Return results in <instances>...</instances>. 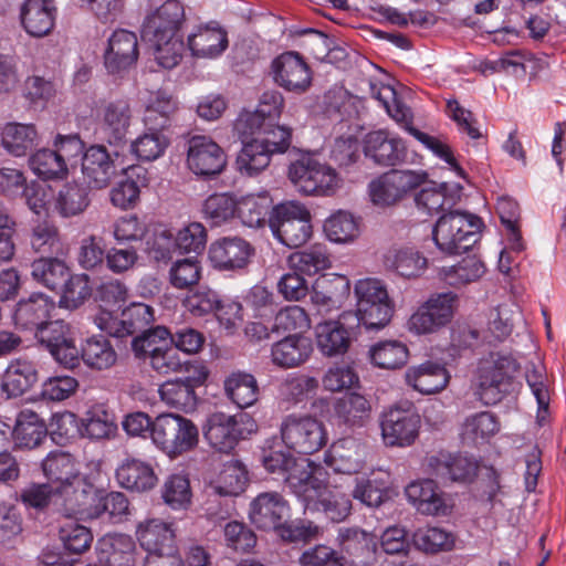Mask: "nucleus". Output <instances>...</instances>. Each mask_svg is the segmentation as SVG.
Returning <instances> with one entry per match:
<instances>
[{
    "label": "nucleus",
    "instance_id": "338daca9",
    "mask_svg": "<svg viewBox=\"0 0 566 566\" xmlns=\"http://www.w3.org/2000/svg\"><path fill=\"white\" fill-rule=\"evenodd\" d=\"M335 409L337 416L349 426H361L370 413L368 400L356 392L342 397Z\"/></svg>",
    "mask_w": 566,
    "mask_h": 566
},
{
    "label": "nucleus",
    "instance_id": "79ce46f5",
    "mask_svg": "<svg viewBox=\"0 0 566 566\" xmlns=\"http://www.w3.org/2000/svg\"><path fill=\"white\" fill-rule=\"evenodd\" d=\"M15 447L33 449L46 438V424L39 415L30 409L21 410L11 431Z\"/></svg>",
    "mask_w": 566,
    "mask_h": 566
},
{
    "label": "nucleus",
    "instance_id": "a19ab883",
    "mask_svg": "<svg viewBox=\"0 0 566 566\" xmlns=\"http://www.w3.org/2000/svg\"><path fill=\"white\" fill-rule=\"evenodd\" d=\"M405 377L409 386L424 395L436 394L444 389L450 378L442 365L432 361L410 367Z\"/></svg>",
    "mask_w": 566,
    "mask_h": 566
},
{
    "label": "nucleus",
    "instance_id": "09e8293b",
    "mask_svg": "<svg viewBox=\"0 0 566 566\" xmlns=\"http://www.w3.org/2000/svg\"><path fill=\"white\" fill-rule=\"evenodd\" d=\"M388 474L373 471L367 476L356 479L353 497L369 507H378L387 497Z\"/></svg>",
    "mask_w": 566,
    "mask_h": 566
},
{
    "label": "nucleus",
    "instance_id": "a211bd4d",
    "mask_svg": "<svg viewBox=\"0 0 566 566\" xmlns=\"http://www.w3.org/2000/svg\"><path fill=\"white\" fill-rule=\"evenodd\" d=\"M350 282L345 275L324 274L312 286L311 303L318 314L326 315L339 310L347 301Z\"/></svg>",
    "mask_w": 566,
    "mask_h": 566
},
{
    "label": "nucleus",
    "instance_id": "052dcab7",
    "mask_svg": "<svg viewBox=\"0 0 566 566\" xmlns=\"http://www.w3.org/2000/svg\"><path fill=\"white\" fill-rule=\"evenodd\" d=\"M326 237L335 243H348L359 235L358 220L348 211L339 210L324 222Z\"/></svg>",
    "mask_w": 566,
    "mask_h": 566
},
{
    "label": "nucleus",
    "instance_id": "39448f33",
    "mask_svg": "<svg viewBox=\"0 0 566 566\" xmlns=\"http://www.w3.org/2000/svg\"><path fill=\"white\" fill-rule=\"evenodd\" d=\"M287 176L294 188L306 196L329 197L342 187V178L328 164L312 155H303L289 166Z\"/></svg>",
    "mask_w": 566,
    "mask_h": 566
},
{
    "label": "nucleus",
    "instance_id": "bf43d9fd",
    "mask_svg": "<svg viewBox=\"0 0 566 566\" xmlns=\"http://www.w3.org/2000/svg\"><path fill=\"white\" fill-rule=\"evenodd\" d=\"M248 483V471L239 461H230L223 465L218 480L212 483L216 493L223 496L241 494Z\"/></svg>",
    "mask_w": 566,
    "mask_h": 566
},
{
    "label": "nucleus",
    "instance_id": "e2e57ef3",
    "mask_svg": "<svg viewBox=\"0 0 566 566\" xmlns=\"http://www.w3.org/2000/svg\"><path fill=\"white\" fill-rule=\"evenodd\" d=\"M485 273L484 263L475 256H467L458 264L443 269L444 281L455 287L473 283Z\"/></svg>",
    "mask_w": 566,
    "mask_h": 566
},
{
    "label": "nucleus",
    "instance_id": "5701e85b",
    "mask_svg": "<svg viewBox=\"0 0 566 566\" xmlns=\"http://www.w3.org/2000/svg\"><path fill=\"white\" fill-rule=\"evenodd\" d=\"M98 563L86 566H142L144 557L136 552L132 538L124 534H108L97 542Z\"/></svg>",
    "mask_w": 566,
    "mask_h": 566
},
{
    "label": "nucleus",
    "instance_id": "c9c22d12",
    "mask_svg": "<svg viewBox=\"0 0 566 566\" xmlns=\"http://www.w3.org/2000/svg\"><path fill=\"white\" fill-rule=\"evenodd\" d=\"M428 467L431 473L443 482H469L478 469L476 463L467 457L442 452L430 457Z\"/></svg>",
    "mask_w": 566,
    "mask_h": 566
},
{
    "label": "nucleus",
    "instance_id": "f704fd0d",
    "mask_svg": "<svg viewBox=\"0 0 566 566\" xmlns=\"http://www.w3.org/2000/svg\"><path fill=\"white\" fill-rule=\"evenodd\" d=\"M39 380V373L33 361L12 359L1 377V391L7 398H18L29 391Z\"/></svg>",
    "mask_w": 566,
    "mask_h": 566
},
{
    "label": "nucleus",
    "instance_id": "7ed1b4c3",
    "mask_svg": "<svg viewBox=\"0 0 566 566\" xmlns=\"http://www.w3.org/2000/svg\"><path fill=\"white\" fill-rule=\"evenodd\" d=\"M369 91L373 98L381 103L386 112L398 123H405L406 129L424 147L436 156L449 164L459 175L463 174L462 168L457 164L450 147L440 138L423 133L409 125L412 114L397 96V92L390 85L369 82Z\"/></svg>",
    "mask_w": 566,
    "mask_h": 566
},
{
    "label": "nucleus",
    "instance_id": "e433bc0d",
    "mask_svg": "<svg viewBox=\"0 0 566 566\" xmlns=\"http://www.w3.org/2000/svg\"><path fill=\"white\" fill-rule=\"evenodd\" d=\"M187 44L192 56L214 59L228 48V34L218 25L198 27L188 35Z\"/></svg>",
    "mask_w": 566,
    "mask_h": 566
},
{
    "label": "nucleus",
    "instance_id": "c85d7f7f",
    "mask_svg": "<svg viewBox=\"0 0 566 566\" xmlns=\"http://www.w3.org/2000/svg\"><path fill=\"white\" fill-rule=\"evenodd\" d=\"M262 462L268 472L283 476L295 495L296 489L293 482L305 484L313 474L307 459L297 460L290 453L283 451H270L264 453Z\"/></svg>",
    "mask_w": 566,
    "mask_h": 566
},
{
    "label": "nucleus",
    "instance_id": "774afa93",
    "mask_svg": "<svg viewBox=\"0 0 566 566\" xmlns=\"http://www.w3.org/2000/svg\"><path fill=\"white\" fill-rule=\"evenodd\" d=\"M31 170L43 179H59L66 176L64 161L52 149H40L29 159Z\"/></svg>",
    "mask_w": 566,
    "mask_h": 566
},
{
    "label": "nucleus",
    "instance_id": "a878e982",
    "mask_svg": "<svg viewBox=\"0 0 566 566\" xmlns=\"http://www.w3.org/2000/svg\"><path fill=\"white\" fill-rule=\"evenodd\" d=\"M358 327L352 319H344V313L337 321H326L315 327L316 344L319 352L327 357L347 353L352 344V332Z\"/></svg>",
    "mask_w": 566,
    "mask_h": 566
},
{
    "label": "nucleus",
    "instance_id": "603ef678",
    "mask_svg": "<svg viewBox=\"0 0 566 566\" xmlns=\"http://www.w3.org/2000/svg\"><path fill=\"white\" fill-rule=\"evenodd\" d=\"M271 156L272 154L265 148V145L261 143V139L254 137L250 142H243L235 165L241 174L254 176L270 165Z\"/></svg>",
    "mask_w": 566,
    "mask_h": 566
},
{
    "label": "nucleus",
    "instance_id": "2eb2a0df",
    "mask_svg": "<svg viewBox=\"0 0 566 566\" xmlns=\"http://www.w3.org/2000/svg\"><path fill=\"white\" fill-rule=\"evenodd\" d=\"M380 427L387 446H410L418 437L420 416L410 402L397 405L381 415Z\"/></svg>",
    "mask_w": 566,
    "mask_h": 566
},
{
    "label": "nucleus",
    "instance_id": "72a5a7b5",
    "mask_svg": "<svg viewBox=\"0 0 566 566\" xmlns=\"http://www.w3.org/2000/svg\"><path fill=\"white\" fill-rule=\"evenodd\" d=\"M101 116V132L104 139L111 145L124 143L133 119L128 102L120 99L107 103Z\"/></svg>",
    "mask_w": 566,
    "mask_h": 566
},
{
    "label": "nucleus",
    "instance_id": "3c124183",
    "mask_svg": "<svg viewBox=\"0 0 566 566\" xmlns=\"http://www.w3.org/2000/svg\"><path fill=\"white\" fill-rule=\"evenodd\" d=\"M88 203L85 188L76 184H66L54 197L53 211L61 218H72L83 213Z\"/></svg>",
    "mask_w": 566,
    "mask_h": 566
},
{
    "label": "nucleus",
    "instance_id": "de8ad7c7",
    "mask_svg": "<svg viewBox=\"0 0 566 566\" xmlns=\"http://www.w3.org/2000/svg\"><path fill=\"white\" fill-rule=\"evenodd\" d=\"M29 244L33 252L42 255H57L63 251L60 230L49 220H40L32 226Z\"/></svg>",
    "mask_w": 566,
    "mask_h": 566
},
{
    "label": "nucleus",
    "instance_id": "49530a36",
    "mask_svg": "<svg viewBox=\"0 0 566 566\" xmlns=\"http://www.w3.org/2000/svg\"><path fill=\"white\" fill-rule=\"evenodd\" d=\"M500 430L497 418L489 411H481L469 416L462 426L461 437L469 444L488 442Z\"/></svg>",
    "mask_w": 566,
    "mask_h": 566
},
{
    "label": "nucleus",
    "instance_id": "393cba45",
    "mask_svg": "<svg viewBox=\"0 0 566 566\" xmlns=\"http://www.w3.org/2000/svg\"><path fill=\"white\" fill-rule=\"evenodd\" d=\"M289 511V504L280 493L263 492L251 501L249 518L258 528L280 532Z\"/></svg>",
    "mask_w": 566,
    "mask_h": 566
},
{
    "label": "nucleus",
    "instance_id": "c756f323",
    "mask_svg": "<svg viewBox=\"0 0 566 566\" xmlns=\"http://www.w3.org/2000/svg\"><path fill=\"white\" fill-rule=\"evenodd\" d=\"M140 546L151 556L169 555L175 551V531L172 524L159 518L140 522L136 531Z\"/></svg>",
    "mask_w": 566,
    "mask_h": 566
},
{
    "label": "nucleus",
    "instance_id": "dca6fc26",
    "mask_svg": "<svg viewBox=\"0 0 566 566\" xmlns=\"http://www.w3.org/2000/svg\"><path fill=\"white\" fill-rule=\"evenodd\" d=\"M34 335L59 364L70 369L78 366L80 352L75 346L71 326L63 319H48Z\"/></svg>",
    "mask_w": 566,
    "mask_h": 566
},
{
    "label": "nucleus",
    "instance_id": "6ab92c4d",
    "mask_svg": "<svg viewBox=\"0 0 566 566\" xmlns=\"http://www.w3.org/2000/svg\"><path fill=\"white\" fill-rule=\"evenodd\" d=\"M366 457L367 446L357 438L346 437L329 447L324 462L335 473L350 475L364 469Z\"/></svg>",
    "mask_w": 566,
    "mask_h": 566
},
{
    "label": "nucleus",
    "instance_id": "ea45409f",
    "mask_svg": "<svg viewBox=\"0 0 566 566\" xmlns=\"http://www.w3.org/2000/svg\"><path fill=\"white\" fill-rule=\"evenodd\" d=\"M115 476L120 486L136 492H145L157 483L153 467L136 458H126L116 469Z\"/></svg>",
    "mask_w": 566,
    "mask_h": 566
},
{
    "label": "nucleus",
    "instance_id": "f3484780",
    "mask_svg": "<svg viewBox=\"0 0 566 566\" xmlns=\"http://www.w3.org/2000/svg\"><path fill=\"white\" fill-rule=\"evenodd\" d=\"M249 423V432L255 431L256 426L248 415L230 416L224 412L210 415L205 428V438L212 448L228 453L234 449L239 440L243 438V431L238 427L239 422Z\"/></svg>",
    "mask_w": 566,
    "mask_h": 566
},
{
    "label": "nucleus",
    "instance_id": "cd10ccee",
    "mask_svg": "<svg viewBox=\"0 0 566 566\" xmlns=\"http://www.w3.org/2000/svg\"><path fill=\"white\" fill-rule=\"evenodd\" d=\"M83 180L88 188L107 187L115 175V165L111 154L102 145L91 146L82 156Z\"/></svg>",
    "mask_w": 566,
    "mask_h": 566
},
{
    "label": "nucleus",
    "instance_id": "680f3d73",
    "mask_svg": "<svg viewBox=\"0 0 566 566\" xmlns=\"http://www.w3.org/2000/svg\"><path fill=\"white\" fill-rule=\"evenodd\" d=\"M114 416L103 406H94L82 419L81 432L91 439H105L116 431Z\"/></svg>",
    "mask_w": 566,
    "mask_h": 566
},
{
    "label": "nucleus",
    "instance_id": "9d476101",
    "mask_svg": "<svg viewBox=\"0 0 566 566\" xmlns=\"http://www.w3.org/2000/svg\"><path fill=\"white\" fill-rule=\"evenodd\" d=\"M280 432L285 447L302 454L321 450L327 441L324 424L311 416H286L281 422Z\"/></svg>",
    "mask_w": 566,
    "mask_h": 566
},
{
    "label": "nucleus",
    "instance_id": "423d86ee",
    "mask_svg": "<svg viewBox=\"0 0 566 566\" xmlns=\"http://www.w3.org/2000/svg\"><path fill=\"white\" fill-rule=\"evenodd\" d=\"M480 218L459 210L442 214L432 230L437 248L447 254L468 251L479 240Z\"/></svg>",
    "mask_w": 566,
    "mask_h": 566
},
{
    "label": "nucleus",
    "instance_id": "0eeeda50",
    "mask_svg": "<svg viewBox=\"0 0 566 566\" xmlns=\"http://www.w3.org/2000/svg\"><path fill=\"white\" fill-rule=\"evenodd\" d=\"M296 497L302 501L304 509L319 512L332 522L344 521L352 510L350 496L336 485H325L313 474L305 484L293 482Z\"/></svg>",
    "mask_w": 566,
    "mask_h": 566
},
{
    "label": "nucleus",
    "instance_id": "ddd939ff",
    "mask_svg": "<svg viewBox=\"0 0 566 566\" xmlns=\"http://www.w3.org/2000/svg\"><path fill=\"white\" fill-rule=\"evenodd\" d=\"M428 175L423 170L392 169L369 184L371 202L379 207H389L402 200L410 191L421 186Z\"/></svg>",
    "mask_w": 566,
    "mask_h": 566
},
{
    "label": "nucleus",
    "instance_id": "b1692460",
    "mask_svg": "<svg viewBox=\"0 0 566 566\" xmlns=\"http://www.w3.org/2000/svg\"><path fill=\"white\" fill-rule=\"evenodd\" d=\"M254 248L250 242L240 237H224L209 248V259L212 265L219 270H240L245 268L252 255Z\"/></svg>",
    "mask_w": 566,
    "mask_h": 566
},
{
    "label": "nucleus",
    "instance_id": "864d4df0",
    "mask_svg": "<svg viewBox=\"0 0 566 566\" xmlns=\"http://www.w3.org/2000/svg\"><path fill=\"white\" fill-rule=\"evenodd\" d=\"M287 265L292 271L308 275L316 274L331 266L329 253L325 245L314 244L308 249L290 254Z\"/></svg>",
    "mask_w": 566,
    "mask_h": 566
},
{
    "label": "nucleus",
    "instance_id": "58836bf2",
    "mask_svg": "<svg viewBox=\"0 0 566 566\" xmlns=\"http://www.w3.org/2000/svg\"><path fill=\"white\" fill-rule=\"evenodd\" d=\"M313 353L308 337L294 334L274 343L271 348L272 363L281 368H294L304 364Z\"/></svg>",
    "mask_w": 566,
    "mask_h": 566
},
{
    "label": "nucleus",
    "instance_id": "37998d69",
    "mask_svg": "<svg viewBox=\"0 0 566 566\" xmlns=\"http://www.w3.org/2000/svg\"><path fill=\"white\" fill-rule=\"evenodd\" d=\"M226 397L240 409L253 406L259 400L255 377L245 371H233L223 380Z\"/></svg>",
    "mask_w": 566,
    "mask_h": 566
},
{
    "label": "nucleus",
    "instance_id": "1a4fd4ad",
    "mask_svg": "<svg viewBox=\"0 0 566 566\" xmlns=\"http://www.w3.org/2000/svg\"><path fill=\"white\" fill-rule=\"evenodd\" d=\"M274 237L289 248H298L312 235L311 213L298 201L274 206L268 219Z\"/></svg>",
    "mask_w": 566,
    "mask_h": 566
},
{
    "label": "nucleus",
    "instance_id": "4be33fe9",
    "mask_svg": "<svg viewBox=\"0 0 566 566\" xmlns=\"http://www.w3.org/2000/svg\"><path fill=\"white\" fill-rule=\"evenodd\" d=\"M185 20V10L177 0H169L146 17L142 38L144 40L171 39L179 35V30Z\"/></svg>",
    "mask_w": 566,
    "mask_h": 566
},
{
    "label": "nucleus",
    "instance_id": "f257e3e1",
    "mask_svg": "<svg viewBox=\"0 0 566 566\" xmlns=\"http://www.w3.org/2000/svg\"><path fill=\"white\" fill-rule=\"evenodd\" d=\"M356 311L344 312V319H352L366 329H380L389 324L395 303L386 284L378 279H363L355 283Z\"/></svg>",
    "mask_w": 566,
    "mask_h": 566
},
{
    "label": "nucleus",
    "instance_id": "13d9d810",
    "mask_svg": "<svg viewBox=\"0 0 566 566\" xmlns=\"http://www.w3.org/2000/svg\"><path fill=\"white\" fill-rule=\"evenodd\" d=\"M387 261L400 276L406 279L420 276L428 265V260L419 251L409 247L391 251Z\"/></svg>",
    "mask_w": 566,
    "mask_h": 566
},
{
    "label": "nucleus",
    "instance_id": "4c0bfd02",
    "mask_svg": "<svg viewBox=\"0 0 566 566\" xmlns=\"http://www.w3.org/2000/svg\"><path fill=\"white\" fill-rule=\"evenodd\" d=\"M54 0H25L21 8V21L25 31L36 38L49 34L55 22Z\"/></svg>",
    "mask_w": 566,
    "mask_h": 566
},
{
    "label": "nucleus",
    "instance_id": "69168bd1",
    "mask_svg": "<svg viewBox=\"0 0 566 566\" xmlns=\"http://www.w3.org/2000/svg\"><path fill=\"white\" fill-rule=\"evenodd\" d=\"M155 322L154 308L144 303H132L122 312V336L140 334Z\"/></svg>",
    "mask_w": 566,
    "mask_h": 566
},
{
    "label": "nucleus",
    "instance_id": "6e6552de",
    "mask_svg": "<svg viewBox=\"0 0 566 566\" xmlns=\"http://www.w3.org/2000/svg\"><path fill=\"white\" fill-rule=\"evenodd\" d=\"M151 440L169 458L175 459L198 446L199 430L188 418L161 413L153 420Z\"/></svg>",
    "mask_w": 566,
    "mask_h": 566
},
{
    "label": "nucleus",
    "instance_id": "7c9ffc66",
    "mask_svg": "<svg viewBox=\"0 0 566 566\" xmlns=\"http://www.w3.org/2000/svg\"><path fill=\"white\" fill-rule=\"evenodd\" d=\"M208 371L201 368L196 379L187 377L185 379H175L164 382L159 387L161 401L167 406L182 410L185 412L193 411L197 407V395L195 388L206 381Z\"/></svg>",
    "mask_w": 566,
    "mask_h": 566
},
{
    "label": "nucleus",
    "instance_id": "9b49d317",
    "mask_svg": "<svg viewBox=\"0 0 566 566\" xmlns=\"http://www.w3.org/2000/svg\"><path fill=\"white\" fill-rule=\"evenodd\" d=\"M42 471L52 484L64 496L65 510L70 513V499L74 501L76 493L85 485H91L87 479L81 475L77 465L71 454L65 452H51L42 461Z\"/></svg>",
    "mask_w": 566,
    "mask_h": 566
},
{
    "label": "nucleus",
    "instance_id": "f8f14e48",
    "mask_svg": "<svg viewBox=\"0 0 566 566\" xmlns=\"http://www.w3.org/2000/svg\"><path fill=\"white\" fill-rule=\"evenodd\" d=\"M70 501V515L97 518L108 514L109 518L119 522L129 514V503L125 494L111 492L98 496L93 484L85 485L76 493L74 501Z\"/></svg>",
    "mask_w": 566,
    "mask_h": 566
},
{
    "label": "nucleus",
    "instance_id": "a18cd8bd",
    "mask_svg": "<svg viewBox=\"0 0 566 566\" xmlns=\"http://www.w3.org/2000/svg\"><path fill=\"white\" fill-rule=\"evenodd\" d=\"M273 208L268 192L250 193L235 201V214L243 224L251 228L263 226Z\"/></svg>",
    "mask_w": 566,
    "mask_h": 566
},
{
    "label": "nucleus",
    "instance_id": "c03bdc74",
    "mask_svg": "<svg viewBox=\"0 0 566 566\" xmlns=\"http://www.w3.org/2000/svg\"><path fill=\"white\" fill-rule=\"evenodd\" d=\"M406 496L423 514L438 515L446 511L444 501L433 480L428 479L410 483L406 488Z\"/></svg>",
    "mask_w": 566,
    "mask_h": 566
},
{
    "label": "nucleus",
    "instance_id": "4d7b16f0",
    "mask_svg": "<svg viewBox=\"0 0 566 566\" xmlns=\"http://www.w3.org/2000/svg\"><path fill=\"white\" fill-rule=\"evenodd\" d=\"M38 139L32 124L8 123L2 130V145L13 156L20 157L31 149Z\"/></svg>",
    "mask_w": 566,
    "mask_h": 566
},
{
    "label": "nucleus",
    "instance_id": "6e6d98bb",
    "mask_svg": "<svg viewBox=\"0 0 566 566\" xmlns=\"http://www.w3.org/2000/svg\"><path fill=\"white\" fill-rule=\"evenodd\" d=\"M407 346L398 340H382L370 346L368 356L370 361L384 369L402 367L408 359Z\"/></svg>",
    "mask_w": 566,
    "mask_h": 566
},
{
    "label": "nucleus",
    "instance_id": "f03ea898",
    "mask_svg": "<svg viewBox=\"0 0 566 566\" xmlns=\"http://www.w3.org/2000/svg\"><path fill=\"white\" fill-rule=\"evenodd\" d=\"M517 370L515 359L500 353L482 358L475 370V395L484 405H495L511 390Z\"/></svg>",
    "mask_w": 566,
    "mask_h": 566
},
{
    "label": "nucleus",
    "instance_id": "aec40b11",
    "mask_svg": "<svg viewBox=\"0 0 566 566\" xmlns=\"http://www.w3.org/2000/svg\"><path fill=\"white\" fill-rule=\"evenodd\" d=\"M188 167L201 176H214L226 166V155L210 137L196 135L188 142Z\"/></svg>",
    "mask_w": 566,
    "mask_h": 566
},
{
    "label": "nucleus",
    "instance_id": "2f4dec72",
    "mask_svg": "<svg viewBox=\"0 0 566 566\" xmlns=\"http://www.w3.org/2000/svg\"><path fill=\"white\" fill-rule=\"evenodd\" d=\"M55 310V303L42 293H33L19 301L13 314L14 324L23 329L36 332Z\"/></svg>",
    "mask_w": 566,
    "mask_h": 566
},
{
    "label": "nucleus",
    "instance_id": "473e14b6",
    "mask_svg": "<svg viewBox=\"0 0 566 566\" xmlns=\"http://www.w3.org/2000/svg\"><path fill=\"white\" fill-rule=\"evenodd\" d=\"M138 57V42L134 32L115 31L108 40L105 52V65L111 73L129 69Z\"/></svg>",
    "mask_w": 566,
    "mask_h": 566
},
{
    "label": "nucleus",
    "instance_id": "0e129e2a",
    "mask_svg": "<svg viewBox=\"0 0 566 566\" xmlns=\"http://www.w3.org/2000/svg\"><path fill=\"white\" fill-rule=\"evenodd\" d=\"M59 536L64 548L73 554L84 553L93 542L91 530L70 517L60 525Z\"/></svg>",
    "mask_w": 566,
    "mask_h": 566
},
{
    "label": "nucleus",
    "instance_id": "5fc2aeb1",
    "mask_svg": "<svg viewBox=\"0 0 566 566\" xmlns=\"http://www.w3.org/2000/svg\"><path fill=\"white\" fill-rule=\"evenodd\" d=\"M31 276L50 290H57L69 279L70 270L56 258H40L31 264Z\"/></svg>",
    "mask_w": 566,
    "mask_h": 566
},
{
    "label": "nucleus",
    "instance_id": "20e7f679",
    "mask_svg": "<svg viewBox=\"0 0 566 566\" xmlns=\"http://www.w3.org/2000/svg\"><path fill=\"white\" fill-rule=\"evenodd\" d=\"M369 91L373 98L381 103L386 112L398 123H405L406 129L424 147L436 156L449 164L459 175L463 174L462 168L457 164L450 147L440 138L423 133L409 125L412 114L397 96V92L390 85L369 82Z\"/></svg>",
    "mask_w": 566,
    "mask_h": 566
},
{
    "label": "nucleus",
    "instance_id": "bb28decb",
    "mask_svg": "<svg viewBox=\"0 0 566 566\" xmlns=\"http://www.w3.org/2000/svg\"><path fill=\"white\" fill-rule=\"evenodd\" d=\"M364 154L379 166H396L405 161L406 146L402 139L380 129L366 135Z\"/></svg>",
    "mask_w": 566,
    "mask_h": 566
},
{
    "label": "nucleus",
    "instance_id": "412c9836",
    "mask_svg": "<svg viewBox=\"0 0 566 566\" xmlns=\"http://www.w3.org/2000/svg\"><path fill=\"white\" fill-rule=\"evenodd\" d=\"M274 82L286 91L306 92L312 84L308 65L296 52H286L272 62Z\"/></svg>",
    "mask_w": 566,
    "mask_h": 566
},
{
    "label": "nucleus",
    "instance_id": "8fccbe9b",
    "mask_svg": "<svg viewBox=\"0 0 566 566\" xmlns=\"http://www.w3.org/2000/svg\"><path fill=\"white\" fill-rule=\"evenodd\" d=\"M81 358L87 367L105 370L115 365L117 354L107 338L104 336H93L87 338L82 345Z\"/></svg>",
    "mask_w": 566,
    "mask_h": 566
},
{
    "label": "nucleus",
    "instance_id": "4468645a",
    "mask_svg": "<svg viewBox=\"0 0 566 566\" xmlns=\"http://www.w3.org/2000/svg\"><path fill=\"white\" fill-rule=\"evenodd\" d=\"M458 306L452 292L431 295L409 318L408 327L417 334H431L449 324Z\"/></svg>",
    "mask_w": 566,
    "mask_h": 566
}]
</instances>
